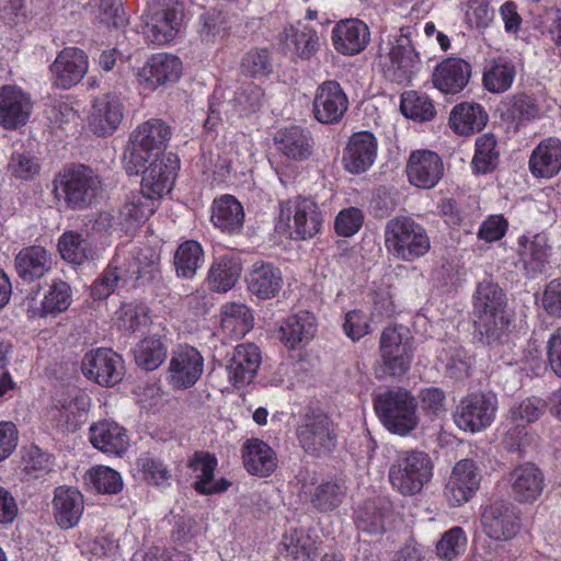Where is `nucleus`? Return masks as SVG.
<instances>
[{"instance_id": "nucleus-1", "label": "nucleus", "mask_w": 561, "mask_h": 561, "mask_svg": "<svg viewBox=\"0 0 561 561\" xmlns=\"http://www.w3.org/2000/svg\"><path fill=\"white\" fill-rule=\"evenodd\" d=\"M158 261L159 254L150 248L118 249L101 277L93 283L91 295L95 299H104L129 280L151 276Z\"/></svg>"}, {"instance_id": "nucleus-2", "label": "nucleus", "mask_w": 561, "mask_h": 561, "mask_svg": "<svg viewBox=\"0 0 561 561\" xmlns=\"http://www.w3.org/2000/svg\"><path fill=\"white\" fill-rule=\"evenodd\" d=\"M171 128L162 119L151 118L140 124L129 137L124 153V167L128 174H139L152 158L167 147Z\"/></svg>"}, {"instance_id": "nucleus-3", "label": "nucleus", "mask_w": 561, "mask_h": 561, "mask_svg": "<svg viewBox=\"0 0 561 561\" xmlns=\"http://www.w3.org/2000/svg\"><path fill=\"white\" fill-rule=\"evenodd\" d=\"M385 247L396 259L413 262L431 249L425 228L410 216H396L385 226Z\"/></svg>"}, {"instance_id": "nucleus-4", "label": "nucleus", "mask_w": 561, "mask_h": 561, "mask_svg": "<svg viewBox=\"0 0 561 561\" xmlns=\"http://www.w3.org/2000/svg\"><path fill=\"white\" fill-rule=\"evenodd\" d=\"M416 408L415 398L401 387L377 393L374 398V409L382 425L400 436H405L416 428Z\"/></svg>"}, {"instance_id": "nucleus-5", "label": "nucleus", "mask_w": 561, "mask_h": 561, "mask_svg": "<svg viewBox=\"0 0 561 561\" xmlns=\"http://www.w3.org/2000/svg\"><path fill=\"white\" fill-rule=\"evenodd\" d=\"M102 191L100 176L85 165L65 169L54 181V193L70 209L92 205Z\"/></svg>"}, {"instance_id": "nucleus-6", "label": "nucleus", "mask_w": 561, "mask_h": 561, "mask_svg": "<svg viewBox=\"0 0 561 561\" xmlns=\"http://www.w3.org/2000/svg\"><path fill=\"white\" fill-rule=\"evenodd\" d=\"M433 477L430 456L420 450H402L389 467L391 486L403 496L419 494Z\"/></svg>"}, {"instance_id": "nucleus-7", "label": "nucleus", "mask_w": 561, "mask_h": 561, "mask_svg": "<svg viewBox=\"0 0 561 561\" xmlns=\"http://www.w3.org/2000/svg\"><path fill=\"white\" fill-rule=\"evenodd\" d=\"M410 35L409 31L401 28L399 35L390 38L385 47H380L382 71L389 80L399 84L410 82L420 65Z\"/></svg>"}, {"instance_id": "nucleus-8", "label": "nucleus", "mask_w": 561, "mask_h": 561, "mask_svg": "<svg viewBox=\"0 0 561 561\" xmlns=\"http://www.w3.org/2000/svg\"><path fill=\"white\" fill-rule=\"evenodd\" d=\"M183 18L184 5L179 0H153L149 5L146 36L154 44H168L180 32Z\"/></svg>"}, {"instance_id": "nucleus-9", "label": "nucleus", "mask_w": 561, "mask_h": 561, "mask_svg": "<svg viewBox=\"0 0 561 561\" xmlns=\"http://www.w3.org/2000/svg\"><path fill=\"white\" fill-rule=\"evenodd\" d=\"M297 438L306 453L320 456L335 447V426L324 412L310 411L302 416L297 428Z\"/></svg>"}, {"instance_id": "nucleus-10", "label": "nucleus", "mask_w": 561, "mask_h": 561, "mask_svg": "<svg viewBox=\"0 0 561 561\" xmlns=\"http://www.w3.org/2000/svg\"><path fill=\"white\" fill-rule=\"evenodd\" d=\"M280 219L287 220L289 236L295 240L311 239L322 227V215L317 203L305 197L283 203Z\"/></svg>"}, {"instance_id": "nucleus-11", "label": "nucleus", "mask_w": 561, "mask_h": 561, "mask_svg": "<svg viewBox=\"0 0 561 561\" xmlns=\"http://www.w3.org/2000/svg\"><path fill=\"white\" fill-rule=\"evenodd\" d=\"M381 369L393 378L403 377L411 368L414 348L409 339H403L396 328H386L379 342Z\"/></svg>"}, {"instance_id": "nucleus-12", "label": "nucleus", "mask_w": 561, "mask_h": 561, "mask_svg": "<svg viewBox=\"0 0 561 561\" xmlns=\"http://www.w3.org/2000/svg\"><path fill=\"white\" fill-rule=\"evenodd\" d=\"M204 370V358L197 348L184 345L171 354L167 370V380L173 389L184 390L193 387Z\"/></svg>"}, {"instance_id": "nucleus-13", "label": "nucleus", "mask_w": 561, "mask_h": 561, "mask_svg": "<svg viewBox=\"0 0 561 561\" xmlns=\"http://www.w3.org/2000/svg\"><path fill=\"white\" fill-rule=\"evenodd\" d=\"M481 476L470 459L458 461L445 485L444 496L447 503L457 507L468 502L479 489Z\"/></svg>"}, {"instance_id": "nucleus-14", "label": "nucleus", "mask_w": 561, "mask_h": 561, "mask_svg": "<svg viewBox=\"0 0 561 561\" xmlns=\"http://www.w3.org/2000/svg\"><path fill=\"white\" fill-rule=\"evenodd\" d=\"M148 163L139 172L142 173L141 191L158 201L172 190L178 160L175 156L168 154L152 158Z\"/></svg>"}, {"instance_id": "nucleus-15", "label": "nucleus", "mask_w": 561, "mask_h": 561, "mask_svg": "<svg viewBox=\"0 0 561 561\" xmlns=\"http://www.w3.org/2000/svg\"><path fill=\"white\" fill-rule=\"evenodd\" d=\"M82 373L101 386H114L123 376V360L110 348H98L85 354Z\"/></svg>"}, {"instance_id": "nucleus-16", "label": "nucleus", "mask_w": 561, "mask_h": 561, "mask_svg": "<svg viewBox=\"0 0 561 561\" xmlns=\"http://www.w3.org/2000/svg\"><path fill=\"white\" fill-rule=\"evenodd\" d=\"M32 108L30 94L20 87L7 84L0 88V125L5 129L24 126Z\"/></svg>"}, {"instance_id": "nucleus-17", "label": "nucleus", "mask_w": 561, "mask_h": 561, "mask_svg": "<svg viewBox=\"0 0 561 561\" xmlns=\"http://www.w3.org/2000/svg\"><path fill=\"white\" fill-rule=\"evenodd\" d=\"M405 172L412 185L428 190L434 187L443 178L444 163L434 151L415 150L409 157Z\"/></svg>"}, {"instance_id": "nucleus-18", "label": "nucleus", "mask_w": 561, "mask_h": 561, "mask_svg": "<svg viewBox=\"0 0 561 561\" xmlns=\"http://www.w3.org/2000/svg\"><path fill=\"white\" fill-rule=\"evenodd\" d=\"M347 107V96L336 81H325L317 89L312 112L318 122L322 124L339 123Z\"/></svg>"}, {"instance_id": "nucleus-19", "label": "nucleus", "mask_w": 561, "mask_h": 561, "mask_svg": "<svg viewBox=\"0 0 561 561\" xmlns=\"http://www.w3.org/2000/svg\"><path fill=\"white\" fill-rule=\"evenodd\" d=\"M88 70V57L76 47L64 48L50 66L53 83L69 89L81 81Z\"/></svg>"}, {"instance_id": "nucleus-20", "label": "nucleus", "mask_w": 561, "mask_h": 561, "mask_svg": "<svg viewBox=\"0 0 561 561\" xmlns=\"http://www.w3.org/2000/svg\"><path fill=\"white\" fill-rule=\"evenodd\" d=\"M334 49L345 56L362 53L368 45L370 32L367 24L358 19L339 21L332 30Z\"/></svg>"}, {"instance_id": "nucleus-21", "label": "nucleus", "mask_w": 561, "mask_h": 561, "mask_svg": "<svg viewBox=\"0 0 561 561\" xmlns=\"http://www.w3.org/2000/svg\"><path fill=\"white\" fill-rule=\"evenodd\" d=\"M218 461L215 455L198 450L187 461V467L195 474L194 490L204 495L221 493L228 490L231 483L221 478L214 480V472Z\"/></svg>"}, {"instance_id": "nucleus-22", "label": "nucleus", "mask_w": 561, "mask_h": 561, "mask_svg": "<svg viewBox=\"0 0 561 561\" xmlns=\"http://www.w3.org/2000/svg\"><path fill=\"white\" fill-rule=\"evenodd\" d=\"M123 119V104L114 93L95 99L89 116V126L96 136L112 135Z\"/></svg>"}, {"instance_id": "nucleus-23", "label": "nucleus", "mask_w": 561, "mask_h": 561, "mask_svg": "<svg viewBox=\"0 0 561 561\" xmlns=\"http://www.w3.org/2000/svg\"><path fill=\"white\" fill-rule=\"evenodd\" d=\"M377 154V142L373 134H354L344 150L342 162L346 171L359 174L368 170Z\"/></svg>"}, {"instance_id": "nucleus-24", "label": "nucleus", "mask_w": 561, "mask_h": 561, "mask_svg": "<svg viewBox=\"0 0 561 561\" xmlns=\"http://www.w3.org/2000/svg\"><path fill=\"white\" fill-rule=\"evenodd\" d=\"M510 483L516 501L533 503L543 491L545 477L533 462L516 466L510 473Z\"/></svg>"}, {"instance_id": "nucleus-25", "label": "nucleus", "mask_w": 561, "mask_h": 561, "mask_svg": "<svg viewBox=\"0 0 561 561\" xmlns=\"http://www.w3.org/2000/svg\"><path fill=\"white\" fill-rule=\"evenodd\" d=\"M528 167L538 179H551L561 171V140L557 137L542 139L533 150Z\"/></svg>"}, {"instance_id": "nucleus-26", "label": "nucleus", "mask_w": 561, "mask_h": 561, "mask_svg": "<svg viewBox=\"0 0 561 561\" xmlns=\"http://www.w3.org/2000/svg\"><path fill=\"white\" fill-rule=\"evenodd\" d=\"M182 72L181 60L173 55L157 54L142 67L139 72V80L149 90L159 85L175 82Z\"/></svg>"}, {"instance_id": "nucleus-27", "label": "nucleus", "mask_w": 561, "mask_h": 561, "mask_svg": "<svg viewBox=\"0 0 561 561\" xmlns=\"http://www.w3.org/2000/svg\"><path fill=\"white\" fill-rule=\"evenodd\" d=\"M261 362V351L255 344H239L234 347L227 367L229 379L236 386L251 382L257 373Z\"/></svg>"}, {"instance_id": "nucleus-28", "label": "nucleus", "mask_w": 561, "mask_h": 561, "mask_svg": "<svg viewBox=\"0 0 561 561\" xmlns=\"http://www.w3.org/2000/svg\"><path fill=\"white\" fill-rule=\"evenodd\" d=\"M249 290L261 299L274 298L283 286L279 268L270 262H254L247 275Z\"/></svg>"}, {"instance_id": "nucleus-29", "label": "nucleus", "mask_w": 561, "mask_h": 561, "mask_svg": "<svg viewBox=\"0 0 561 561\" xmlns=\"http://www.w3.org/2000/svg\"><path fill=\"white\" fill-rule=\"evenodd\" d=\"M51 254L38 245L22 249L14 259L16 274L25 283L44 277L51 270Z\"/></svg>"}, {"instance_id": "nucleus-30", "label": "nucleus", "mask_w": 561, "mask_h": 561, "mask_svg": "<svg viewBox=\"0 0 561 561\" xmlns=\"http://www.w3.org/2000/svg\"><path fill=\"white\" fill-rule=\"evenodd\" d=\"M90 442L105 454L121 456L129 445L127 431L112 421H101L90 427Z\"/></svg>"}, {"instance_id": "nucleus-31", "label": "nucleus", "mask_w": 561, "mask_h": 561, "mask_svg": "<svg viewBox=\"0 0 561 561\" xmlns=\"http://www.w3.org/2000/svg\"><path fill=\"white\" fill-rule=\"evenodd\" d=\"M470 76L471 67L467 61L448 58L436 67L433 83L443 93L456 94L468 84Z\"/></svg>"}, {"instance_id": "nucleus-32", "label": "nucleus", "mask_w": 561, "mask_h": 561, "mask_svg": "<svg viewBox=\"0 0 561 561\" xmlns=\"http://www.w3.org/2000/svg\"><path fill=\"white\" fill-rule=\"evenodd\" d=\"M488 122V112L474 102H461L455 105L449 114V127L459 136L479 133Z\"/></svg>"}, {"instance_id": "nucleus-33", "label": "nucleus", "mask_w": 561, "mask_h": 561, "mask_svg": "<svg viewBox=\"0 0 561 561\" xmlns=\"http://www.w3.org/2000/svg\"><path fill=\"white\" fill-rule=\"evenodd\" d=\"M83 496L73 489L59 486L55 490L53 510L56 523L64 529L76 526L83 512Z\"/></svg>"}, {"instance_id": "nucleus-34", "label": "nucleus", "mask_w": 561, "mask_h": 561, "mask_svg": "<svg viewBox=\"0 0 561 561\" xmlns=\"http://www.w3.org/2000/svg\"><path fill=\"white\" fill-rule=\"evenodd\" d=\"M275 144L283 154L296 161L307 160L312 153V137L299 126L280 129L275 136Z\"/></svg>"}, {"instance_id": "nucleus-35", "label": "nucleus", "mask_w": 561, "mask_h": 561, "mask_svg": "<svg viewBox=\"0 0 561 561\" xmlns=\"http://www.w3.org/2000/svg\"><path fill=\"white\" fill-rule=\"evenodd\" d=\"M501 119L517 130L524 122L538 117L539 107L536 100L526 94L517 93L503 100L496 107Z\"/></svg>"}, {"instance_id": "nucleus-36", "label": "nucleus", "mask_w": 561, "mask_h": 561, "mask_svg": "<svg viewBox=\"0 0 561 561\" xmlns=\"http://www.w3.org/2000/svg\"><path fill=\"white\" fill-rule=\"evenodd\" d=\"M316 318L308 311L288 317L279 328V339L289 348L308 343L316 333Z\"/></svg>"}, {"instance_id": "nucleus-37", "label": "nucleus", "mask_w": 561, "mask_h": 561, "mask_svg": "<svg viewBox=\"0 0 561 561\" xmlns=\"http://www.w3.org/2000/svg\"><path fill=\"white\" fill-rule=\"evenodd\" d=\"M243 463L249 473L268 477L277 466L274 450L263 440L252 438L243 446Z\"/></svg>"}, {"instance_id": "nucleus-38", "label": "nucleus", "mask_w": 561, "mask_h": 561, "mask_svg": "<svg viewBox=\"0 0 561 561\" xmlns=\"http://www.w3.org/2000/svg\"><path fill=\"white\" fill-rule=\"evenodd\" d=\"M520 247V257L525 271L529 277H536L541 274L548 264L550 247L545 236L535 234L531 239L526 236L518 238Z\"/></svg>"}, {"instance_id": "nucleus-39", "label": "nucleus", "mask_w": 561, "mask_h": 561, "mask_svg": "<svg viewBox=\"0 0 561 561\" xmlns=\"http://www.w3.org/2000/svg\"><path fill=\"white\" fill-rule=\"evenodd\" d=\"M454 420L459 428L471 433L485 428L491 420L488 402L478 397L463 399L454 414Z\"/></svg>"}, {"instance_id": "nucleus-40", "label": "nucleus", "mask_w": 561, "mask_h": 561, "mask_svg": "<svg viewBox=\"0 0 561 561\" xmlns=\"http://www.w3.org/2000/svg\"><path fill=\"white\" fill-rule=\"evenodd\" d=\"M515 327L514 309L508 306L502 288L493 284V340L501 344L508 343Z\"/></svg>"}, {"instance_id": "nucleus-41", "label": "nucleus", "mask_w": 561, "mask_h": 561, "mask_svg": "<svg viewBox=\"0 0 561 561\" xmlns=\"http://www.w3.org/2000/svg\"><path fill=\"white\" fill-rule=\"evenodd\" d=\"M251 310L239 302H228L221 307V329L231 339H241L253 328Z\"/></svg>"}, {"instance_id": "nucleus-42", "label": "nucleus", "mask_w": 561, "mask_h": 561, "mask_svg": "<svg viewBox=\"0 0 561 561\" xmlns=\"http://www.w3.org/2000/svg\"><path fill=\"white\" fill-rule=\"evenodd\" d=\"M211 220L222 231H237L243 225V207L232 195H224L214 202Z\"/></svg>"}, {"instance_id": "nucleus-43", "label": "nucleus", "mask_w": 561, "mask_h": 561, "mask_svg": "<svg viewBox=\"0 0 561 561\" xmlns=\"http://www.w3.org/2000/svg\"><path fill=\"white\" fill-rule=\"evenodd\" d=\"M241 273L238 260L230 256L218 257L209 268L207 283L211 290L226 293L237 283Z\"/></svg>"}, {"instance_id": "nucleus-44", "label": "nucleus", "mask_w": 561, "mask_h": 561, "mask_svg": "<svg viewBox=\"0 0 561 561\" xmlns=\"http://www.w3.org/2000/svg\"><path fill=\"white\" fill-rule=\"evenodd\" d=\"M157 199L140 191L123 205L118 213V220L126 229L144 222L156 209Z\"/></svg>"}, {"instance_id": "nucleus-45", "label": "nucleus", "mask_w": 561, "mask_h": 561, "mask_svg": "<svg viewBox=\"0 0 561 561\" xmlns=\"http://www.w3.org/2000/svg\"><path fill=\"white\" fill-rule=\"evenodd\" d=\"M493 540H510L520 529V520L513 504L501 501L493 504Z\"/></svg>"}, {"instance_id": "nucleus-46", "label": "nucleus", "mask_w": 561, "mask_h": 561, "mask_svg": "<svg viewBox=\"0 0 561 561\" xmlns=\"http://www.w3.org/2000/svg\"><path fill=\"white\" fill-rule=\"evenodd\" d=\"M71 302V290L67 283L55 280L44 296L41 308L28 310L31 317L44 318L47 314H56L66 311Z\"/></svg>"}, {"instance_id": "nucleus-47", "label": "nucleus", "mask_w": 561, "mask_h": 561, "mask_svg": "<svg viewBox=\"0 0 561 561\" xmlns=\"http://www.w3.org/2000/svg\"><path fill=\"white\" fill-rule=\"evenodd\" d=\"M346 494V486L340 479H329L319 483L310 496V502L320 512H331L339 507Z\"/></svg>"}, {"instance_id": "nucleus-48", "label": "nucleus", "mask_w": 561, "mask_h": 561, "mask_svg": "<svg viewBox=\"0 0 561 561\" xmlns=\"http://www.w3.org/2000/svg\"><path fill=\"white\" fill-rule=\"evenodd\" d=\"M136 364L144 370L157 369L167 358V346L157 336H148L141 340L134 351Z\"/></svg>"}, {"instance_id": "nucleus-49", "label": "nucleus", "mask_w": 561, "mask_h": 561, "mask_svg": "<svg viewBox=\"0 0 561 561\" xmlns=\"http://www.w3.org/2000/svg\"><path fill=\"white\" fill-rule=\"evenodd\" d=\"M201 26L198 30L202 42L215 44L224 41L230 30L227 14L211 9L203 13L199 18Z\"/></svg>"}, {"instance_id": "nucleus-50", "label": "nucleus", "mask_w": 561, "mask_h": 561, "mask_svg": "<svg viewBox=\"0 0 561 561\" xmlns=\"http://www.w3.org/2000/svg\"><path fill=\"white\" fill-rule=\"evenodd\" d=\"M400 110L405 117L419 122L431 121L436 115L432 100L416 91H407L401 95Z\"/></svg>"}, {"instance_id": "nucleus-51", "label": "nucleus", "mask_w": 561, "mask_h": 561, "mask_svg": "<svg viewBox=\"0 0 561 561\" xmlns=\"http://www.w3.org/2000/svg\"><path fill=\"white\" fill-rule=\"evenodd\" d=\"M203 250L198 242L190 240L183 242L174 255V265L178 276L192 278L203 263Z\"/></svg>"}, {"instance_id": "nucleus-52", "label": "nucleus", "mask_w": 561, "mask_h": 561, "mask_svg": "<svg viewBox=\"0 0 561 561\" xmlns=\"http://www.w3.org/2000/svg\"><path fill=\"white\" fill-rule=\"evenodd\" d=\"M58 249L61 257L73 264H82L92 257V249L88 240L73 231H67L60 237Z\"/></svg>"}, {"instance_id": "nucleus-53", "label": "nucleus", "mask_w": 561, "mask_h": 561, "mask_svg": "<svg viewBox=\"0 0 561 561\" xmlns=\"http://www.w3.org/2000/svg\"><path fill=\"white\" fill-rule=\"evenodd\" d=\"M286 47L301 59H310L318 50L319 36L317 32L308 26L299 30H291L286 35Z\"/></svg>"}, {"instance_id": "nucleus-54", "label": "nucleus", "mask_w": 561, "mask_h": 561, "mask_svg": "<svg viewBox=\"0 0 561 561\" xmlns=\"http://www.w3.org/2000/svg\"><path fill=\"white\" fill-rule=\"evenodd\" d=\"M264 93L254 82H242L234 91L231 103L237 112L247 115L259 111L263 104Z\"/></svg>"}, {"instance_id": "nucleus-55", "label": "nucleus", "mask_w": 561, "mask_h": 561, "mask_svg": "<svg viewBox=\"0 0 561 561\" xmlns=\"http://www.w3.org/2000/svg\"><path fill=\"white\" fill-rule=\"evenodd\" d=\"M467 547V537L461 527H453L444 533L436 543V554L443 561H456Z\"/></svg>"}, {"instance_id": "nucleus-56", "label": "nucleus", "mask_w": 561, "mask_h": 561, "mask_svg": "<svg viewBox=\"0 0 561 561\" xmlns=\"http://www.w3.org/2000/svg\"><path fill=\"white\" fill-rule=\"evenodd\" d=\"M387 517V510L368 502L357 511L356 525L360 531L378 535L385 531Z\"/></svg>"}, {"instance_id": "nucleus-57", "label": "nucleus", "mask_w": 561, "mask_h": 561, "mask_svg": "<svg viewBox=\"0 0 561 561\" xmlns=\"http://www.w3.org/2000/svg\"><path fill=\"white\" fill-rule=\"evenodd\" d=\"M288 556L295 561H308L317 554V542L310 534L302 530H294L284 539Z\"/></svg>"}, {"instance_id": "nucleus-58", "label": "nucleus", "mask_w": 561, "mask_h": 561, "mask_svg": "<svg viewBox=\"0 0 561 561\" xmlns=\"http://www.w3.org/2000/svg\"><path fill=\"white\" fill-rule=\"evenodd\" d=\"M90 483L100 493L117 494L123 489L121 474L106 466H96L87 473Z\"/></svg>"}, {"instance_id": "nucleus-59", "label": "nucleus", "mask_w": 561, "mask_h": 561, "mask_svg": "<svg viewBox=\"0 0 561 561\" xmlns=\"http://www.w3.org/2000/svg\"><path fill=\"white\" fill-rule=\"evenodd\" d=\"M240 67L250 77L267 76L272 71L271 54L265 48H253L244 54Z\"/></svg>"}, {"instance_id": "nucleus-60", "label": "nucleus", "mask_w": 561, "mask_h": 561, "mask_svg": "<svg viewBox=\"0 0 561 561\" xmlns=\"http://www.w3.org/2000/svg\"><path fill=\"white\" fill-rule=\"evenodd\" d=\"M491 300V283H480L474 296V311L473 314L477 318L474 320L476 328L481 334L488 335L490 331L491 313L489 312V302Z\"/></svg>"}, {"instance_id": "nucleus-61", "label": "nucleus", "mask_w": 561, "mask_h": 561, "mask_svg": "<svg viewBox=\"0 0 561 561\" xmlns=\"http://www.w3.org/2000/svg\"><path fill=\"white\" fill-rule=\"evenodd\" d=\"M148 323V308L138 304H124L118 311V325L126 332H136Z\"/></svg>"}, {"instance_id": "nucleus-62", "label": "nucleus", "mask_w": 561, "mask_h": 561, "mask_svg": "<svg viewBox=\"0 0 561 561\" xmlns=\"http://www.w3.org/2000/svg\"><path fill=\"white\" fill-rule=\"evenodd\" d=\"M142 479L152 485H163L171 479V472L159 459L144 457L138 460Z\"/></svg>"}, {"instance_id": "nucleus-63", "label": "nucleus", "mask_w": 561, "mask_h": 561, "mask_svg": "<svg viewBox=\"0 0 561 561\" xmlns=\"http://www.w3.org/2000/svg\"><path fill=\"white\" fill-rule=\"evenodd\" d=\"M546 407V402L540 398H527L511 410L512 419L515 422L533 423L542 415Z\"/></svg>"}, {"instance_id": "nucleus-64", "label": "nucleus", "mask_w": 561, "mask_h": 561, "mask_svg": "<svg viewBox=\"0 0 561 561\" xmlns=\"http://www.w3.org/2000/svg\"><path fill=\"white\" fill-rule=\"evenodd\" d=\"M541 306L548 316L561 319V277L552 279L546 285Z\"/></svg>"}]
</instances>
